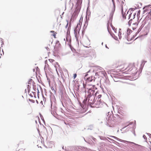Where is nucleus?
<instances>
[{"mask_svg": "<svg viewBox=\"0 0 151 151\" xmlns=\"http://www.w3.org/2000/svg\"><path fill=\"white\" fill-rule=\"evenodd\" d=\"M86 21L85 24H87V25L88 24V21L89 20V19L88 18V19H87V16L86 17Z\"/></svg>", "mask_w": 151, "mask_h": 151, "instance_id": "obj_17", "label": "nucleus"}, {"mask_svg": "<svg viewBox=\"0 0 151 151\" xmlns=\"http://www.w3.org/2000/svg\"><path fill=\"white\" fill-rule=\"evenodd\" d=\"M136 14V13H134L133 14V16L132 17V19H131L128 22V24H129L130 25V24L131 23V21H132L133 19H134V18Z\"/></svg>", "mask_w": 151, "mask_h": 151, "instance_id": "obj_8", "label": "nucleus"}, {"mask_svg": "<svg viewBox=\"0 0 151 151\" xmlns=\"http://www.w3.org/2000/svg\"><path fill=\"white\" fill-rule=\"evenodd\" d=\"M30 96H32L31 94H30Z\"/></svg>", "mask_w": 151, "mask_h": 151, "instance_id": "obj_51", "label": "nucleus"}, {"mask_svg": "<svg viewBox=\"0 0 151 151\" xmlns=\"http://www.w3.org/2000/svg\"><path fill=\"white\" fill-rule=\"evenodd\" d=\"M101 95H99L98 96V97H97V99H100L101 98Z\"/></svg>", "mask_w": 151, "mask_h": 151, "instance_id": "obj_21", "label": "nucleus"}, {"mask_svg": "<svg viewBox=\"0 0 151 151\" xmlns=\"http://www.w3.org/2000/svg\"><path fill=\"white\" fill-rule=\"evenodd\" d=\"M113 13H112L110 14V16H111V17H112L113 16Z\"/></svg>", "mask_w": 151, "mask_h": 151, "instance_id": "obj_35", "label": "nucleus"}, {"mask_svg": "<svg viewBox=\"0 0 151 151\" xmlns=\"http://www.w3.org/2000/svg\"><path fill=\"white\" fill-rule=\"evenodd\" d=\"M54 32V31H50V32Z\"/></svg>", "mask_w": 151, "mask_h": 151, "instance_id": "obj_42", "label": "nucleus"}, {"mask_svg": "<svg viewBox=\"0 0 151 151\" xmlns=\"http://www.w3.org/2000/svg\"><path fill=\"white\" fill-rule=\"evenodd\" d=\"M36 102L38 104V101L37 100H36Z\"/></svg>", "mask_w": 151, "mask_h": 151, "instance_id": "obj_52", "label": "nucleus"}, {"mask_svg": "<svg viewBox=\"0 0 151 151\" xmlns=\"http://www.w3.org/2000/svg\"><path fill=\"white\" fill-rule=\"evenodd\" d=\"M97 69H99V68H96Z\"/></svg>", "mask_w": 151, "mask_h": 151, "instance_id": "obj_60", "label": "nucleus"}, {"mask_svg": "<svg viewBox=\"0 0 151 151\" xmlns=\"http://www.w3.org/2000/svg\"><path fill=\"white\" fill-rule=\"evenodd\" d=\"M130 10L131 11L130 12V13L129 15V16H128V19H130V18H131V15H132V13H131V12L132 11H133V9L132 8H130L129 9V11H130Z\"/></svg>", "mask_w": 151, "mask_h": 151, "instance_id": "obj_11", "label": "nucleus"}, {"mask_svg": "<svg viewBox=\"0 0 151 151\" xmlns=\"http://www.w3.org/2000/svg\"><path fill=\"white\" fill-rule=\"evenodd\" d=\"M103 42H102L101 43V45H103Z\"/></svg>", "mask_w": 151, "mask_h": 151, "instance_id": "obj_50", "label": "nucleus"}, {"mask_svg": "<svg viewBox=\"0 0 151 151\" xmlns=\"http://www.w3.org/2000/svg\"><path fill=\"white\" fill-rule=\"evenodd\" d=\"M90 71V70L87 73H89Z\"/></svg>", "mask_w": 151, "mask_h": 151, "instance_id": "obj_46", "label": "nucleus"}, {"mask_svg": "<svg viewBox=\"0 0 151 151\" xmlns=\"http://www.w3.org/2000/svg\"><path fill=\"white\" fill-rule=\"evenodd\" d=\"M116 117L117 118H119V116L118 115H116Z\"/></svg>", "mask_w": 151, "mask_h": 151, "instance_id": "obj_38", "label": "nucleus"}, {"mask_svg": "<svg viewBox=\"0 0 151 151\" xmlns=\"http://www.w3.org/2000/svg\"><path fill=\"white\" fill-rule=\"evenodd\" d=\"M146 134L149 136L150 137V138H151V134L150 133H146Z\"/></svg>", "mask_w": 151, "mask_h": 151, "instance_id": "obj_30", "label": "nucleus"}, {"mask_svg": "<svg viewBox=\"0 0 151 151\" xmlns=\"http://www.w3.org/2000/svg\"><path fill=\"white\" fill-rule=\"evenodd\" d=\"M116 117H114V118H113V119H114V120H116V119H116Z\"/></svg>", "mask_w": 151, "mask_h": 151, "instance_id": "obj_47", "label": "nucleus"}, {"mask_svg": "<svg viewBox=\"0 0 151 151\" xmlns=\"http://www.w3.org/2000/svg\"><path fill=\"white\" fill-rule=\"evenodd\" d=\"M88 103L89 104H90L91 106V104L93 105L94 102L93 99L96 98L95 96H89L88 95Z\"/></svg>", "mask_w": 151, "mask_h": 151, "instance_id": "obj_2", "label": "nucleus"}, {"mask_svg": "<svg viewBox=\"0 0 151 151\" xmlns=\"http://www.w3.org/2000/svg\"><path fill=\"white\" fill-rule=\"evenodd\" d=\"M105 73H104V76H105Z\"/></svg>", "mask_w": 151, "mask_h": 151, "instance_id": "obj_59", "label": "nucleus"}, {"mask_svg": "<svg viewBox=\"0 0 151 151\" xmlns=\"http://www.w3.org/2000/svg\"><path fill=\"white\" fill-rule=\"evenodd\" d=\"M76 76H77V75L76 74H75L74 75V78H75L76 77Z\"/></svg>", "mask_w": 151, "mask_h": 151, "instance_id": "obj_33", "label": "nucleus"}, {"mask_svg": "<svg viewBox=\"0 0 151 151\" xmlns=\"http://www.w3.org/2000/svg\"><path fill=\"white\" fill-rule=\"evenodd\" d=\"M138 24V23H135L133 24V26L132 27V29L133 30H134L137 27Z\"/></svg>", "mask_w": 151, "mask_h": 151, "instance_id": "obj_7", "label": "nucleus"}, {"mask_svg": "<svg viewBox=\"0 0 151 151\" xmlns=\"http://www.w3.org/2000/svg\"><path fill=\"white\" fill-rule=\"evenodd\" d=\"M143 137L144 139H147V137H146V136H145V135H143Z\"/></svg>", "mask_w": 151, "mask_h": 151, "instance_id": "obj_29", "label": "nucleus"}, {"mask_svg": "<svg viewBox=\"0 0 151 151\" xmlns=\"http://www.w3.org/2000/svg\"><path fill=\"white\" fill-rule=\"evenodd\" d=\"M68 25V22L66 25L65 26V28H67Z\"/></svg>", "mask_w": 151, "mask_h": 151, "instance_id": "obj_36", "label": "nucleus"}, {"mask_svg": "<svg viewBox=\"0 0 151 151\" xmlns=\"http://www.w3.org/2000/svg\"><path fill=\"white\" fill-rule=\"evenodd\" d=\"M29 85H28L27 86V88H28V92L29 93V91H30V88H29Z\"/></svg>", "mask_w": 151, "mask_h": 151, "instance_id": "obj_27", "label": "nucleus"}, {"mask_svg": "<svg viewBox=\"0 0 151 151\" xmlns=\"http://www.w3.org/2000/svg\"><path fill=\"white\" fill-rule=\"evenodd\" d=\"M93 125H91L88 127V129L91 130L93 129Z\"/></svg>", "mask_w": 151, "mask_h": 151, "instance_id": "obj_13", "label": "nucleus"}, {"mask_svg": "<svg viewBox=\"0 0 151 151\" xmlns=\"http://www.w3.org/2000/svg\"><path fill=\"white\" fill-rule=\"evenodd\" d=\"M114 10H115V5H114Z\"/></svg>", "mask_w": 151, "mask_h": 151, "instance_id": "obj_41", "label": "nucleus"}, {"mask_svg": "<svg viewBox=\"0 0 151 151\" xmlns=\"http://www.w3.org/2000/svg\"><path fill=\"white\" fill-rule=\"evenodd\" d=\"M49 60L50 61V62L51 63H53V62L54 61V60L52 59H49Z\"/></svg>", "mask_w": 151, "mask_h": 151, "instance_id": "obj_24", "label": "nucleus"}, {"mask_svg": "<svg viewBox=\"0 0 151 151\" xmlns=\"http://www.w3.org/2000/svg\"><path fill=\"white\" fill-rule=\"evenodd\" d=\"M111 137L112 138H114V139H116L117 140H119L120 139H119V138H118L116 137H114V136H111Z\"/></svg>", "mask_w": 151, "mask_h": 151, "instance_id": "obj_22", "label": "nucleus"}, {"mask_svg": "<svg viewBox=\"0 0 151 151\" xmlns=\"http://www.w3.org/2000/svg\"><path fill=\"white\" fill-rule=\"evenodd\" d=\"M129 11H127V14L128 13V12H129Z\"/></svg>", "mask_w": 151, "mask_h": 151, "instance_id": "obj_56", "label": "nucleus"}, {"mask_svg": "<svg viewBox=\"0 0 151 151\" xmlns=\"http://www.w3.org/2000/svg\"><path fill=\"white\" fill-rule=\"evenodd\" d=\"M94 76H92L88 78L87 79V80L89 82H91L94 80Z\"/></svg>", "mask_w": 151, "mask_h": 151, "instance_id": "obj_6", "label": "nucleus"}, {"mask_svg": "<svg viewBox=\"0 0 151 151\" xmlns=\"http://www.w3.org/2000/svg\"><path fill=\"white\" fill-rule=\"evenodd\" d=\"M83 139H84V140L86 142V140H85V138H83Z\"/></svg>", "mask_w": 151, "mask_h": 151, "instance_id": "obj_58", "label": "nucleus"}, {"mask_svg": "<svg viewBox=\"0 0 151 151\" xmlns=\"http://www.w3.org/2000/svg\"><path fill=\"white\" fill-rule=\"evenodd\" d=\"M80 24H77V25L76 28H77V30H78L79 29V28H78V26L79 27L80 26Z\"/></svg>", "mask_w": 151, "mask_h": 151, "instance_id": "obj_23", "label": "nucleus"}, {"mask_svg": "<svg viewBox=\"0 0 151 151\" xmlns=\"http://www.w3.org/2000/svg\"><path fill=\"white\" fill-rule=\"evenodd\" d=\"M126 127H124V128Z\"/></svg>", "mask_w": 151, "mask_h": 151, "instance_id": "obj_61", "label": "nucleus"}, {"mask_svg": "<svg viewBox=\"0 0 151 151\" xmlns=\"http://www.w3.org/2000/svg\"><path fill=\"white\" fill-rule=\"evenodd\" d=\"M79 8V7H78V8H76L75 11L73 14V16L74 17H76L78 15L80 10V9Z\"/></svg>", "mask_w": 151, "mask_h": 151, "instance_id": "obj_4", "label": "nucleus"}, {"mask_svg": "<svg viewBox=\"0 0 151 151\" xmlns=\"http://www.w3.org/2000/svg\"><path fill=\"white\" fill-rule=\"evenodd\" d=\"M47 63V60H45V64H46Z\"/></svg>", "mask_w": 151, "mask_h": 151, "instance_id": "obj_40", "label": "nucleus"}, {"mask_svg": "<svg viewBox=\"0 0 151 151\" xmlns=\"http://www.w3.org/2000/svg\"><path fill=\"white\" fill-rule=\"evenodd\" d=\"M140 10H138V11L137 12V16H138L140 14Z\"/></svg>", "mask_w": 151, "mask_h": 151, "instance_id": "obj_25", "label": "nucleus"}, {"mask_svg": "<svg viewBox=\"0 0 151 151\" xmlns=\"http://www.w3.org/2000/svg\"><path fill=\"white\" fill-rule=\"evenodd\" d=\"M93 106L91 105V107H99L101 106L102 105V102L101 99H97L96 101L94 102L93 104Z\"/></svg>", "mask_w": 151, "mask_h": 151, "instance_id": "obj_1", "label": "nucleus"}, {"mask_svg": "<svg viewBox=\"0 0 151 151\" xmlns=\"http://www.w3.org/2000/svg\"><path fill=\"white\" fill-rule=\"evenodd\" d=\"M109 33L111 35V37L113 38H114L115 40H116V38H117V37L115 36V35L113 33H110L109 31Z\"/></svg>", "mask_w": 151, "mask_h": 151, "instance_id": "obj_12", "label": "nucleus"}, {"mask_svg": "<svg viewBox=\"0 0 151 151\" xmlns=\"http://www.w3.org/2000/svg\"><path fill=\"white\" fill-rule=\"evenodd\" d=\"M77 31H78V30L77 29V28H75V29L74 30V31L75 35V36L76 37V35H77Z\"/></svg>", "mask_w": 151, "mask_h": 151, "instance_id": "obj_15", "label": "nucleus"}, {"mask_svg": "<svg viewBox=\"0 0 151 151\" xmlns=\"http://www.w3.org/2000/svg\"><path fill=\"white\" fill-rule=\"evenodd\" d=\"M61 97L62 100L63 99V98L62 97V96H61Z\"/></svg>", "mask_w": 151, "mask_h": 151, "instance_id": "obj_45", "label": "nucleus"}, {"mask_svg": "<svg viewBox=\"0 0 151 151\" xmlns=\"http://www.w3.org/2000/svg\"><path fill=\"white\" fill-rule=\"evenodd\" d=\"M105 47H106V48H108V49L109 48L108 47H107V45H105Z\"/></svg>", "mask_w": 151, "mask_h": 151, "instance_id": "obj_43", "label": "nucleus"}, {"mask_svg": "<svg viewBox=\"0 0 151 151\" xmlns=\"http://www.w3.org/2000/svg\"><path fill=\"white\" fill-rule=\"evenodd\" d=\"M82 3V0H77L76 5L77 7L76 8H78V7H80V9L81 8V4Z\"/></svg>", "mask_w": 151, "mask_h": 151, "instance_id": "obj_5", "label": "nucleus"}, {"mask_svg": "<svg viewBox=\"0 0 151 151\" xmlns=\"http://www.w3.org/2000/svg\"><path fill=\"white\" fill-rule=\"evenodd\" d=\"M78 88H77V89H78V90H79V85H78Z\"/></svg>", "mask_w": 151, "mask_h": 151, "instance_id": "obj_37", "label": "nucleus"}, {"mask_svg": "<svg viewBox=\"0 0 151 151\" xmlns=\"http://www.w3.org/2000/svg\"><path fill=\"white\" fill-rule=\"evenodd\" d=\"M1 43H2L1 45H2L3 44H4V43L2 40H1Z\"/></svg>", "mask_w": 151, "mask_h": 151, "instance_id": "obj_39", "label": "nucleus"}, {"mask_svg": "<svg viewBox=\"0 0 151 151\" xmlns=\"http://www.w3.org/2000/svg\"><path fill=\"white\" fill-rule=\"evenodd\" d=\"M131 32V30L129 29H127V32L128 33V34L129 35V34H130Z\"/></svg>", "mask_w": 151, "mask_h": 151, "instance_id": "obj_19", "label": "nucleus"}, {"mask_svg": "<svg viewBox=\"0 0 151 151\" xmlns=\"http://www.w3.org/2000/svg\"><path fill=\"white\" fill-rule=\"evenodd\" d=\"M119 39H121V37H122V36H121L122 34L120 32H119Z\"/></svg>", "mask_w": 151, "mask_h": 151, "instance_id": "obj_18", "label": "nucleus"}, {"mask_svg": "<svg viewBox=\"0 0 151 151\" xmlns=\"http://www.w3.org/2000/svg\"><path fill=\"white\" fill-rule=\"evenodd\" d=\"M62 148H63V149H64V147H63H63Z\"/></svg>", "mask_w": 151, "mask_h": 151, "instance_id": "obj_53", "label": "nucleus"}, {"mask_svg": "<svg viewBox=\"0 0 151 151\" xmlns=\"http://www.w3.org/2000/svg\"><path fill=\"white\" fill-rule=\"evenodd\" d=\"M96 67L99 68V70H102L103 69L101 67L99 66H96Z\"/></svg>", "mask_w": 151, "mask_h": 151, "instance_id": "obj_20", "label": "nucleus"}, {"mask_svg": "<svg viewBox=\"0 0 151 151\" xmlns=\"http://www.w3.org/2000/svg\"><path fill=\"white\" fill-rule=\"evenodd\" d=\"M88 100V97L86 98L85 99H84L83 101V103L85 104H86V102H87V100Z\"/></svg>", "mask_w": 151, "mask_h": 151, "instance_id": "obj_16", "label": "nucleus"}, {"mask_svg": "<svg viewBox=\"0 0 151 151\" xmlns=\"http://www.w3.org/2000/svg\"><path fill=\"white\" fill-rule=\"evenodd\" d=\"M32 80V79H30V80H29L28 83L30 84L31 82L30 83V82Z\"/></svg>", "mask_w": 151, "mask_h": 151, "instance_id": "obj_34", "label": "nucleus"}, {"mask_svg": "<svg viewBox=\"0 0 151 151\" xmlns=\"http://www.w3.org/2000/svg\"><path fill=\"white\" fill-rule=\"evenodd\" d=\"M40 116L41 118V119H42L43 120V121H44L43 118L42 116L40 114Z\"/></svg>", "mask_w": 151, "mask_h": 151, "instance_id": "obj_28", "label": "nucleus"}, {"mask_svg": "<svg viewBox=\"0 0 151 151\" xmlns=\"http://www.w3.org/2000/svg\"><path fill=\"white\" fill-rule=\"evenodd\" d=\"M29 101H31V102H33V103H34V101H35L34 100H32V99H29Z\"/></svg>", "mask_w": 151, "mask_h": 151, "instance_id": "obj_32", "label": "nucleus"}, {"mask_svg": "<svg viewBox=\"0 0 151 151\" xmlns=\"http://www.w3.org/2000/svg\"><path fill=\"white\" fill-rule=\"evenodd\" d=\"M123 141V142L124 143H131V144H134L135 145H137V146H139V145H138V144H136L133 142H129V141H125V140H122Z\"/></svg>", "mask_w": 151, "mask_h": 151, "instance_id": "obj_9", "label": "nucleus"}, {"mask_svg": "<svg viewBox=\"0 0 151 151\" xmlns=\"http://www.w3.org/2000/svg\"><path fill=\"white\" fill-rule=\"evenodd\" d=\"M97 99V97L96 96V98L95 99H93V102H94L96 101Z\"/></svg>", "mask_w": 151, "mask_h": 151, "instance_id": "obj_31", "label": "nucleus"}, {"mask_svg": "<svg viewBox=\"0 0 151 151\" xmlns=\"http://www.w3.org/2000/svg\"><path fill=\"white\" fill-rule=\"evenodd\" d=\"M38 93H39V91L38 90Z\"/></svg>", "mask_w": 151, "mask_h": 151, "instance_id": "obj_62", "label": "nucleus"}, {"mask_svg": "<svg viewBox=\"0 0 151 151\" xmlns=\"http://www.w3.org/2000/svg\"><path fill=\"white\" fill-rule=\"evenodd\" d=\"M112 27V29L114 30V27L113 26V27Z\"/></svg>", "mask_w": 151, "mask_h": 151, "instance_id": "obj_49", "label": "nucleus"}, {"mask_svg": "<svg viewBox=\"0 0 151 151\" xmlns=\"http://www.w3.org/2000/svg\"><path fill=\"white\" fill-rule=\"evenodd\" d=\"M53 36L54 37H55V36H56V35L55 34H54L53 35Z\"/></svg>", "mask_w": 151, "mask_h": 151, "instance_id": "obj_44", "label": "nucleus"}, {"mask_svg": "<svg viewBox=\"0 0 151 151\" xmlns=\"http://www.w3.org/2000/svg\"><path fill=\"white\" fill-rule=\"evenodd\" d=\"M122 17L126 19V17L125 16V14L122 13Z\"/></svg>", "mask_w": 151, "mask_h": 151, "instance_id": "obj_26", "label": "nucleus"}, {"mask_svg": "<svg viewBox=\"0 0 151 151\" xmlns=\"http://www.w3.org/2000/svg\"><path fill=\"white\" fill-rule=\"evenodd\" d=\"M35 69H33V71H34V72H35Z\"/></svg>", "mask_w": 151, "mask_h": 151, "instance_id": "obj_57", "label": "nucleus"}, {"mask_svg": "<svg viewBox=\"0 0 151 151\" xmlns=\"http://www.w3.org/2000/svg\"><path fill=\"white\" fill-rule=\"evenodd\" d=\"M87 75H88V74H86V75H85V76L86 77V76H87Z\"/></svg>", "mask_w": 151, "mask_h": 151, "instance_id": "obj_55", "label": "nucleus"}, {"mask_svg": "<svg viewBox=\"0 0 151 151\" xmlns=\"http://www.w3.org/2000/svg\"><path fill=\"white\" fill-rule=\"evenodd\" d=\"M123 35H124V38L126 39H127L128 41H129L128 39V36L129 35L128 33L126 32L124 34L123 33Z\"/></svg>", "mask_w": 151, "mask_h": 151, "instance_id": "obj_10", "label": "nucleus"}, {"mask_svg": "<svg viewBox=\"0 0 151 151\" xmlns=\"http://www.w3.org/2000/svg\"><path fill=\"white\" fill-rule=\"evenodd\" d=\"M108 139H109L110 140H111V138H108Z\"/></svg>", "mask_w": 151, "mask_h": 151, "instance_id": "obj_54", "label": "nucleus"}, {"mask_svg": "<svg viewBox=\"0 0 151 151\" xmlns=\"http://www.w3.org/2000/svg\"><path fill=\"white\" fill-rule=\"evenodd\" d=\"M88 95L89 96H96V92L95 93V91L94 90L89 89L88 92Z\"/></svg>", "mask_w": 151, "mask_h": 151, "instance_id": "obj_3", "label": "nucleus"}, {"mask_svg": "<svg viewBox=\"0 0 151 151\" xmlns=\"http://www.w3.org/2000/svg\"><path fill=\"white\" fill-rule=\"evenodd\" d=\"M142 26H141L140 28L139 29L138 31L136 33V35H137L138 34V33L141 31V30L142 28Z\"/></svg>", "mask_w": 151, "mask_h": 151, "instance_id": "obj_14", "label": "nucleus"}, {"mask_svg": "<svg viewBox=\"0 0 151 151\" xmlns=\"http://www.w3.org/2000/svg\"><path fill=\"white\" fill-rule=\"evenodd\" d=\"M136 35H133V37H134L135 36H136Z\"/></svg>", "mask_w": 151, "mask_h": 151, "instance_id": "obj_48", "label": "nucleus"}]
</instances>
